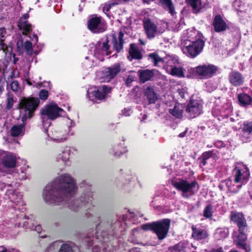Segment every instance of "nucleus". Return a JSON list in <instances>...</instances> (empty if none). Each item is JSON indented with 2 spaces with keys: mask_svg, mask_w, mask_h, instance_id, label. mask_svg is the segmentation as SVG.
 Here are the masks:
<instances>
[{
  "mask_svg": "<svg viewBox=\"0 0 252 252\" xmlns=\"http://www.w3.org/2000/svg\"><path fill=\"white\" fill-rule=\"evenodd\" d=\"M29 17V15L26 13L19 20L18 27L21 30L23 31L24 34H27L32 30V25L29 24L27 21Z\"/></svg>",
  "mask_w": 252,
  "mask_h": 252,
  "instance_id": "bb28decb",
  "label": "nucleus"
},
{
  "mask_svg": "<svg viewBox=\"0 0 252 252\" xmlns=\"http://www.w3.org/2000/svg\"><path fill=\"white\" fill-rule=\"evenodd\" d=\"M239 231L240 233L234 240V242L239 248L243 249L245 250L246 251H248V248L245 242L247 239V236L246 234L247 228H246V229Z\"/></svg>",
  "mask_w": 252,
  "mask_h": 252,
  "instance_id": "a878e982",
  "label": "nucleus"
},
{
  "mask_svg": "<svg viewBox=\"0 0 252 252\" xmlns=\"http://www.w3.org/2000/svg\"><path fill=\"white\" fill-rule=\"evenodd\" d=\"M59 252H73L71 247L68 244L62 245Z\"/></svg>",
  "mask_w": 252,
  "mask_h": 252,
  "instance_id": "37998d69",
  "label": "nucleus"
},
{
  "mask_svg": "<svg viewBox=\"0 0 252 252\" xmlns=\"http://www.w3.org/2000/svg\"><path fill=\"white\" fill-rule=\"evenodd\" d=\"M70 151L68 150L63 151L61 154L58 155L56 158L57 161L59 164H63L64 165H68L69 164Z\"/></svg>",
  "mask_w": 252,
  "mask_h": 252,
  "instance_id": "c85d7f7f",
  "label": "nucleus"
},
{
  "mask_svg": "<svg viewBox=\"0 0 252 252\" xmlns=\"http://www.w3.org/2000/svg\"><path fill=\"white\" fill-rule=\"evenodd\" d=\"M16 158L11 153H7L3 151H0V163L6 168H14L16 164ZM3 170L0 166V174Z\"/></svg>",
  "mask_w": 252,
  "mask_h": 252,
  "instance_id": "2eb2a0df",
  "label": "nucleus"
},
{
  "mask_svg": "<svg viewBox=\"0 0 252 252\" xmlns=\"http://www.w3.org/2000/svg\"><path fill=\"white\" fill-rule=\"evenodd\" d=\"M68 121H69L70 123V126H69V127H71L74 125V123L72 120L68 119Z\"/></svg>",
  "mask_w": 252,
  "mask_h": 252,
  "instance_id": "338daca9",
  "label": "nucleus"
},
{
  "mask_svg": "<svg viewBox=\"0 0 252 252\" xmlns=\"http://www.w3.org/2000/svg\"><path fill=\"white\" fill-rule=\"evenodd\" d=\"M134 80V77L129 75L128 76L126 80V83L127 85H129L132 81Z\"/></svg>",
  "mask_w": 252,
  "mask_h": 252,
  "instance_id": "6e6d98bb",
  "label": "nucleus"
},
{
  "mask_svg": "<svg viewBox=\"0 0 252 252\" xmlns=\"http://www.w3.org/2000/svg\"><path fill=\"white\" fill-rule=\"evenodd\" d=\"M122 114L125 116H130V111L129 109H125L122 111Z\"/></svg>",
  "mask_w": 252,
  "mask_h": 252,
  "instance_id": "13d9d810",
  "label": "nucleus"
},
{
  "mask_svg": "<svg viewBox=\"0 0 252 252\" xmlns=\"http://www.w3.org/2000/svg\"><path fill=\"white\" fill-rule=\"evenodd\" d=\"M224 183L228 189L233 193L237 192L243 186L240 183H235L234 180L232 181L229 179L226 180Z\"/></svg>",
  "mask_w": 252,
  "mask_h": 252,
  "instance_id": "7c9ffc66",
  "label": "nucleus"
},
{
  "mask_svg": "<svg viewBox=\"0 0 252 252\" xmlns=\"http://www.w3.org/2000/svg\"><path fill=\"white\" fill-rule=\"evenodd\" d=\"M145 95L147 97L150 104L155 103L157 100V95L154 90L149 87L145 89Z\"/></svg>",
  "mask_w": 252,
  "mask_h": 252,
  "instance_id": "4c0bfd02",
  "label": "nucleus"
},
{
  "mask_svg": "<svg viewBox=\"0 0 252 252\" xmlns=\"http://www.w3.org/2000/svg\"><path fill=\"white\" fill-rule=\"evenodd\" d=\"M30 37L31 38L32 43L29 41H26L24 43V47L27 53L30 55H32L33 54L32 44H35L37 43L38 37L35 34H33L32 37H31V36Z\"/></svg>",
  "mask_w": 252,
  "mask_h": 252,
  "instance_id": "f704fd0d",
  "label": "nucleus"
},
{
  "mask_svg": "<svg viewBox=\"0 0 252 252\" xmlns=\"http://www.w3.org/2000/svg\"><path fill=\"white\" fill-rule=\"evenodd\" d=\"M187 89L186 87L181 89H178V93L182 98H184L186 96V94H187Z\"/></svg>",
  "mask_w": 252,
  "mask_h": 252,
  "instance_id": "de8ad7c7",
  "label": "nucleus"
},
{
  "mask_svg": "<svg viewBox=\"0 0 252 252\" xmlns=\"http://www.w3.org/2000/svg\"><path fill=\"white\" fill-rule=\"evenodd\" d=\"M39 104L38 98H24L20 102V113L22 116V121L24 123L27 118L32 117L35 110Z\"/></svg>",
  "mask_w": 252,
  "mask_h": 252,
  "instance_id": "20e7f679",
  "label": "nucleus"
},
{
  "mask_svg": "<svg viewBox=\"0 0 252 252\" xmlns=\"http://www.w3.org/2000/svg\"><path fill=\"white\" fill-rule=\"evenodd\" d=\"M231 220L236 223L239 228V230L246 229V220L242 214L232 212L230 215Z\"/></svg>",
  "mask_w": 252,
  "mask_h": 252,
  "instance_id": "aec40b11",
  "label": "nucleus"
},
{
  "mask_svg": "<svg viewBox=\"0 0 252 252\" xmlns=\"http://www.w3.org/2000/svg\"><path fill=\"white\" fill-rule=\"evenodd\" d=\"M111 51L109 49V46L108 44V41L106 40L101 43L98 42L95 45L94 50V56L100 61H103L105 56L110 55Z\"/></svg>",
  "mask_w": 252,
  "mask_h": 252,
  "instance_id": "a211bd4d",
  "label": "nucleus"
},
{
  "mask_svg": "<svg viewBox=\"0 0 252 252\" xmlns=\"http://www.w3.org/2000/svg\"><path fill=\"white\" fill-rule=\"evenodd\" d=\"M127 151L124 142L115 144L109 150V153L116 158H120L123 154Z\"/></svg>",
  "mask_w": 252,
  "mask_h": 252,
  "instance_id": "412c9836",
  "label": "nucleus"
},
{
  "mask_svg": "<svg viewBox=\"0 0 252 252\" xmlns=\"http://www.w3.org/2000/svg\"><path fill=\"white\" fill-rule=\"evenodd\" d=\"M11 88L14 92L18 91L20 88L19 84L18 81H13L11 84Z\"/></svg>",
  "mask_w": 252,
  "mask_h": 252,
  "instance_id": "a18cd8bd",
  "label": "nucleus"
},
{
  "mask_svg": "<svg viewBox=\"0 0 252 252\" xmlns=\"http://www.w3.org/2000/svg\"><path fill=\"white\" fill-rule=\"evenodd\" d=\"M7 105L6 108L8 109H10L12 107L13 104V99L12 97L9 96L7 99Z\"/></svg>",
  "mask_w": 252,
  "mask_h": 252,
  "instance_id": "8fccbe9b",
  "label": "nucleus"
},
{
  "mask_svg": "<svg viewBox=\"0 0 252 252\" xmlns=\"http://www.w3.org/2000/svg\"><path fill=\"white\" fill-rule=\"evenodd\" d=\"M202 109V104L199 100H192L186 108L187 116L190 118H195L201 114Z\"/></svg>",
  "mask_w": 252,
  "mask_h": 252,
  "instance_id": "f3484780",
  "label": "nucleus"
},
{
  "mask_svg": "<svg viewBox=\"0 0 252 252\" xmlns=\"http://www.w3.org/2000/svg\"><path fill=\"white\" fill-rule=\"evenodd\" d=\"M192 236L195 239L201 240L206 238L208 236V234L205 230L199 228H196L194 226H192Z\"/></svg>",
  "mask_w": 252,
  "mask_h": 252,
  "instance_id": "2f4dec72",
  "label": "nucleus"
},
{
  "mask_svg": "<svg viewBox=\"0 0 252 252\" xmlns=\"http://www.w3.org/2000/svg\"><path fill=\"white\" fill-rule=\"evenodd\" d=\"M89 29L93 32H103L106 28L104 22L100 17L93 16L88 22Z\"/></svg>",
  "mask_w": 252,
  "mask_h": 252,
  "instance_id": "dca6fc26",
  "label": "nucleus"
},
{
  "mask_svg": "<svg viewBox=\"0 0 252 252\" xmlns=\"http://www.w3.org/2000/svg\"><path fill=\"white\" fill-rule=\"evenodd\" d=\"M204 42L203 39L186 42L182 48V51L188 56L194 58L202 51Z\"/></svg>",
  "mask_w": 252,
  "mask_h": 252,
  "instance_id": "0eeeda50",
  "label": "nucleus"
},
{
  "mask_svg": "<svg viewBox=\"0 0 252 252\" xmlns=\"http://www.w3.org/2000/svg\"><path fill=\"white\" fill-rule=\"evenodd\" d=\"M126 183L127 182V184L130 183L132 181H134L135 178L134 176H132L131 175H127L126 177H125Z\"/></svg>",
  "mask_w": 252,
  "mask_h": 252,
  "instance_id": "603ef678",
  "label": "nucleus"
},
{
  "mask_svg": "<svg viewBox=\"0 0 252 252\" xmlns=\"http://www.w3.org/2000/svg\"><path fill=\"white\" fill-rule=\"evenodd\" d=\"M188 244L184 242H180L172 248H170L171 252H186Z\"/></svg>",
  "mask_w": 252,
  "mask_h": 252,
  "instance_id": "a19ab883",
  "label": "nucleus"
},
{
  "mask_svg": "<svg viewBox=\"0 0 252 252\" xmlns=\"http://www.w3.org/2000/svg\"><path fill=\"white\" fill-rule=\"evenodd\" d=\"M188 36L186 42H190V41L199 40V39H203V35L198 31L195 30H191L187 31Z\"/></svg>",
  "mask_w": 252,
  "mask_h": 252,
  "instance_id": "c9c22d12",
  "label": "nucleus"
},
{
  "mask_svg": "<svg viewBox=\"0 0 252 252\" xmlns=\"http://www.w3.org/2000/svg\"><path fill=\"white\" fill-rule=\"evenodd\" d=\"M189 4L192 7L193 12L197 13L209 7V4L206 1L202 0H188Z\"/></svg>",
  "mask_w": 252,
  "mask_h": 252,
  "instance_id": "b1692460",
  "label": "nucleus"
},
{
  "mask_svg": "<svg viewBox=\"0 0 252 252\" xmlns=\"http://www.w3.org/2000/svg\"><path fill=\"white\" fill-rule=\"evenodd\" d=\"M184 107L181 104H176L173 109H170L169 112L173 116L177 118H180L182 117Z\"/></svg>",
  "mask_w": 252,
  "mask_h": 252,
  "instance_id": "58836bf2",
  "label": "nucleus"
},
{
  "mask_svg": "<svg viewBox=\"0 0 252 252\" xmlns=\"http://www.w3.org/2000/svg\"><path fill=\"white\" fill-rule=\"evenodd\" d=\"M129 55L131 59H140L142 57V55L137 48V46L135 44H131L129 50Z\"/></svg>",
  "mask_w": 252,
  "mask_h": 252,
  "instance_id": "ea45409f",
  "label": "nucleus"
},
{
  "mask_svg": "<svg viewBox=\"0 0 252 252\" xmlns=\"http://www.w3.org/2000/svg\"><path fill=\"white\" fill-rule=\"evenodd\" d=\"M74 179L68 174H63L47 185L43 189L42 196L48 204H65L77 191Z\"/></svg>",
  "mask_w": 252,
  "mask_h": 252,
  "instance_id": "f257e3e1",
  "label": "nucleus"
},
{
  "mask_svg": "<svg viewBox=\"0 0 252 252\" xmlns=\"http://www.w3.org/2000/svg\"><path fill=\"white\" fill-rule=\"evenodd\" d=\"M39 96L41 100H46L48 96V91L45 90H41L39 92Z\"/></svg>",
  "mask_w": 252,
  "mask_h": 252,
  "instance_id": "c03bdc74",
  "label": "nucleus"
},
{
  "mask_svg": "<svg viewBox=\"0 0 252 252\" xmlns=\"http://www.w3.org/2000/svg\"><path fill=\"white\" fill-rule=\"evenodd\" d=\"M173 186L181 192L183 197L188 198L194 194L199 189V186L195 181H189L179 179L172 182Z\"/></svg>",
  "mask_w": 252,
  "mask_h": 252,
  "instance_id": "f03ea898",
  "label": "nucleus"
},
{
  "mask_svg": "<svg viewBox=\"0 0 252 252\" xmlns=\"http://www.w3.org/2000/svg\"><path fill=\"white\" fill-rule=\"evenodd\" d=\"M6 189L5 196L16 205L23 206L24 203L22 200V194L10 184L0 182V191Z\"/></svg>",
  "mask_w": 252,
  "mask_h": 252,
  "instance_id": "423d86ee",
  "label": "nucleus"
},
{
  "mask_svg": "<svg viewBox=\"0 0 252 252\" xmlns=\"http://www.w3.org/2000/svg\"><path fill=\"white\" fill-rule=\"evenodd\" d=\"M0 252H12V250L8 251L5 248L0 247Z\"/></svg>",
  "mask_w": 252,
  "mask_h": 252,
  "instance_id": "680f3d73",
  "label": "nucleus"
},
{
  "mask_svg": "<svg viewBox=\"0 0 252 252\" xmlns=\"http://www.w3.org/2000/svg\"><path fill=\"white\" fill-rule=\"evenodd\" d=\"M170 225V220L166 219L154 222L153 232L159 240L164 239L168 233Z\"/></svg>",
  "mask_w": 252,
  "mask_h": 252,
  "instance_id": "9b49d317",
  "label": "nucleus"
},
{
  "mask_svg": "<svg viewBox=\"0 0 252 252\" xmlns=\"http://www.w3.org/2000/svg\"><path fill=\"white\" fill-rule=\"evenodd\" d=\"M35 230L38 233H40L42 230L41 226L40 225H37L35 227Z\"/></svg>",
  "mask_w": 252,
  "mask_h": 252,
  "instance_id": "bf43d9fd",
  "label": "nucleus"
},
{
  "mask_svg": "<svg viewBox=\"0 0 252 252\" xmlns=\"http://www.w3.org/2000/svg\"><path fill=\"white\" fill-rule=\"evenodd\" d=\"M111 88L105 85L93 86L89 88L87 91V95L91 101L97 102L105 99L107 95L111 92Z\"/></svg>",
  "mask_w": 252,
  "mask_h": 252,
  "instance_id": "6e6552de",
  "label": "nucleus"
},
{
  "mask_svg": "<svg viewBox=\"0 0 252 252\" xmlns=\"http://www.w3.org/2000/svg\"><path fill=\"white\" fill-rule=\"evenodd\" d=\"M140 80L144 83L150 80L154 75V71L152 70H140L138 71Z\"/></svg>",
  "mask_w": 252,
  "mask_h": 252,
  "instance_id": "cd10ccee",
  "label": "nucleus"
},
{
  "mask_svg": "<svg viewBox=\"0 0 252 252\" xmlns=\"http://www.w3.org/2000/svg\"><path fill=\"white\" fill-rule=\"evenodd\" d=\"M25 132V125L24 124L14 125L10 129V134L13 137L23 136Z\"/></svg>",
  "mask_w": 252,
  "mask_h": 252,
  "instance_id": "473e14b6",
  "label": "nucleus"
},
{
  "mask_svg": "<svg viewBox=\"0 0 252 252\" xmlns=\"http://www.w3.org/2000/svg\"><path fill=\"white\" fill-rule=\"evenodd\" d=\"M214 30L217 32L224 31L227 28V25L220 15H216L213 23Z\"/></svg>",
  "mask_w": 252,
  "mask_h": 252,
  "instance_id": "393cba45",
  "label": "nucleus"
},
{
  "mask_svg": "<svg viewBox=\"0 0 252 252\" xmlns=\"http://www.w3.org/2000/svg\"><path fill=\"white\" fill-rule=\"evenodd\" d=\"M213 213V207L211 205H207L203 211V216L206 218H211Z\"/></svg>",
  "mask_w": 252,
  "mask_h": 252,
  "instance_id": "79ce46f5",
  "label": "nucleus"
},
{
  "mask_svg": "<svg viewBox=\"0 0 252 252\" xmlns=\"http://www.w3.org/2000/svg\"><path fill=\"white\" fill-rule=\"evenodd\" d=\"M170 70L167 72L168 74L179 78H182L185 76V70L180 66L176 65L172 68H169Z\"/></svg>",
  "mask_w": 252,
  "mask_h": 252,
  "instance_id": "72a5a7b5",
  "label": "nucleus"
},
{
  "mask_svg": "<svg viewBox=\"0 0 252 252\" xmlns=\"http://www.w3.org/2000/svg\"><path fill=\"white\" fill-rule=\"evenodd\" d=\"M9 51H10V52H11V50L9 49ZM11 59L8 61V62L11 60V58L12 57L13 58V63L15 64H17L18 63V61L19 60V59L18 57H16V55L14 54H12V53H11Z\"/></svg>",
  "mask_w": 252,
  "mask_h": 252,
  "instance_id": "5fc2aeb1",
  "label": "nucleus"
},
{
  "mask_svg": "<svg viewBox=\"0 0 252 252\" xmlns=\"http://www.w3.org/2000/svg\"><path fill=\"white\" fill-rule=\"evenodd\" d=\"M203 159V160L201 162L200 165L204 166L206 164L207 159Z\"/></svg>",
  "mask_w": 252,
  "mask_h": 252,
  "instance_id": "69168bd1",
  "label": "nucleus"
},
{
  "mask_svg": "<svg viewBox=\"0 0 252 252\" xmlns=\"http://www.w3.org/2000/svg\"><path fill=\"white\" fill-rule=\"evenodd\" d=\"M242 133L241 136V139L243 142H247L250 141L251 135L252 132V121L246 122L243 124L242 127Z\"/></svg>",
  "mask_w": 252,
  "mask_h": 252,
  "instance_id": "5701e85b",
  "label": "nucleus"
},
{
  "mask_svg": "<svg viewBox=\"0 0 252 252\" xmlns=\"http://www.w3.org/2000/svg\"><path fill=\"white\" fill-rule=\"evenodd\" d=\"M139 41L141 44L145 45V43L143 41V40L139 39Z\"/></svg>",
  "mask_w": 252,
  "mask_h": 252,
  "instance_id": "774afa93",
  "label": "nucleus"
},
{
  "mask_svg": "<svg viewBox=\"0 0 252 252\" xmlns=\"http://www.w3.org/2000/svg\"><path fill=\"white\" fill-rule=\"evenodd\" d=\"M93 252H100V246L99 245H95L92 249Z\"/></svg>",
  "mask_w": 252,
  "mask_h": 252,
  "instance_id": "4d7b16f0",
  "label": "nucleus"
},
{
  "mask_svg": "<svg viewBox=\"0 0 252 252\" xmlns=\"http://www.w3.org/2000/svg\"><path fill=\"white\" fill-rule=\"evenodd\" d=\"M186 132H187V130L181 133L180 134H179V137H181V138L184 137L185 136V135H186Z\"/></svg>",
  "mask_w": 252,
  "mask_h": 252,
  "instance_id": "0e129e2a",
  "label": "nucleus"
},
{
  "mask_svg": "<svg viewBox=\"0 0 252 252\" xmlns=\"http://www.w3.org/2000/svg\"><path fill=\"white\" fill-rule=\"evenodd\" d=\"M47 128L46 129H44V130L47 131L48 136L53 141L57 142H62L66 139L68 133L65 131L54 129L51 130L49 133Z\"/></svg>",
  "mask_w": 252,
  "mask_h": 252,
  "instance_id": "6ab92c4d",
  "label": "nucleus"
},
{
  "mask_svg": "<svg viewBox=\"0 0 252 252\" xmlns=\"http://www.w3.org/2000/svg\"><path fill=\"white\" fill-rule=\"evenodd\" d=\"M192 70L202 78H209L216 73L217 67L213 64H204L194 67Z\"/></svg>",
  "mask_w": 252,
  "mask_h": 252,
  "instance_id": "4468645a",
  "label": "nucleus"
},
{
  "mask_svg": "<svg viewBox=\"0 0 252 252\" xmlns=\"http://www.w3.org/2000/svg\"><path fill=\"white\" fill-rule=\"evenodd\" d=\"M250 175L249 169L246 165L237 163L234 170V182L240 183L242 185L249 181Z\"/></svg>",
  "mask_w": 252,
  "mask_h": 252,
  "instance_id": "9d476101",
  "label": "nucleus"
},
{
  "mask_svg": "<svg viewBox=\"0 0 252 252\" xmlns=\"http://www.w3.org/2000/svg\"><path fill=\"white\" fill-rule=\"evenodd\" d=\"M213 156V152L211 151H208L204 152L202 155V159H208Z\"/></svg>",
  "mask_w": 252,
  "mask_h": 252,
  "instance_id": "3c124183",
  "label": "nucleus"
},
{
  "mask_svg": "<svg viewBox=\"0 0 252 252\" xmlns=\"http://www.w3.org/2000/svg\"><path fill=\"white\" fill-rule=\"evenodd\" d=\"M63 110L57 104L51 103L45 106L41 110V118L42 120L44 128L46 129L50 125V120H54L62 116Z\"/></svg>",
  "mask_w": 252,
  "mask_h": 252,
  "instance_id": "7ed1b4c3",
  "label": "nucleus"
},
{
  "mask_svg": "<svg viewBox=\"0 0 252 252\" xmlns=\"http://www.w3.org/2000/svg\"><path fill=\"white\" fill-rule=\"evenodd\" d=\"M149 58L155 65L160 66V64L163 65V67L168 72L170 69L179 64L177 58L167 56L164 58H161L157 54L153 53L149 55Z\"/></svg>",
  "mask_w": 252,
  "mask_h": 252,
  "instance_id": "1a4fd4ad",
  "label": "nucleus"
},
{
  "mask_svg": "<svg viewBox=\"0 0 252 252\" xmlns=\"http://www.w3.org/2000/svg\"><path fill=\"white\" fill-rule=\"evenodd\" d=\"M229 81L230 84L234 86L242 85L244 81L242 75L238 71H232L229 74Z\"/></svg>",
  "mask_w": 252,
  "mask_h": 252,
  "instance_id": "4be33fe9",
  "label": "nucleus"
},
{
  "mask_svg": "<svg viewBox=\"0 0 252 252\" xmlns=\"http://www.w3.org/2000/svg\"><path fill=\"white\" fill-rule=\"evenodd\" d=\"M238 100L242 106L252 105V97L245 93H242L238 95Z\"/></svg>",
  "mask_w": 252,
  "mask_h": 252,
  "instance_id": "e433bc0d",
  "label": "nucleus"
},
{
  "mask_svg": "<svg viewBox=\"0 0 252 252\" xmlns=\"http://www.w3.org/2000/svg\"><path fill=\"white\" fill-rule=\"evenodd\" d=\"M124 33L120 32L118 34V38L114 35L113 36V48L117 50V52H119L123 47V37Z\"/></svg>",
  "mask_w": 252,
  "mask_h": 252,
  "instance_id": "c756f323",
  "label": "nucleus"
},
{
  "mask_svg": "<svg viewBox=\"0 0 252 252\" xmlns=\"http://www.w3.org/2000/svg\"><path fill=\"white\" fill-rule=\"evenodd\" d=\"M142 228L143 230H151L153 231L154 230V222L151 224L147 223V224L143 225L142 226Z\"/></svg>",
  "mask_w": 252,
  "mask_h": 252,
  "instance_id": "09e8293b",
  "label": "nucleus"
},
{
  "mask_svg": "<svg viewBox=\"0 0 252 252\" xmlns=\"http://www.w3.org/2000/svg\"><path fill=\"white\" fill-rule=\"evenodd\" d=\"M210 252H223V250L221 248H220L219 249H213Z\"/></svg>",
  "mask_w": 252,
  "mask_h": 252,
  "instance_id": "052dcab7",
  "label": "nucleus"
},
{
  "mask_svg": "<svg viewBox=\"0 0 252 252\" xmlns=\"http://www.w3.org/2000/svg\"><path fill=\"white\" fill-rule=\"evenodd\" d=\"M121 69L120 63H115L110 67L105 68L101 72L100 82H109L116 76Z\"/></svg>",
  "mask_w": 252,
  "mask_h": 252,
  "instance_id": "ddd939ff",
  "label": "nucleus"
},
{
  "mask_svg": "<svg viewBox=\"0 0 252 252\" xmlns=\"http://www.w3.org/2000/svg\"><path fill=\"white\" fill-rule=\"evenodd\" d=\"M102 238H103V240H100L101 243V245H102V246L103 247V250H102V251L103 252H106L107 250H106V247H108V245L107 244V241H108V238H105L103 236H102Z\"/></svg>",
  "mask_w": 252,
  "mask_h": 252,
  "instance_id": "49530a36",
  "label": "nucleus"
},
{
  "mask_svg": "<svg viewBox=\"0 0 252 252\" xmlns=\"http://www.w3.org/2000/svg\"><path fill=\"white\" fill-rule=\"evenodd\" d=\"M128 252H141L138 249L135 248L129 251Z\"/></svg>",
  "mask_w": 252,
  "mask_h": 252,
  "instance_id": "e2e57ef3",
  "label": "nucleus"
},
{
  "mask_svg": "<svg viewBox=\"0 0 252 252\" xmlns=\"http://www.w3.org/2000/svg\"><path fill=\"white\" fill-rule=\"evenodd\" d=\"M114 4L113 3L105 4L103 6V10L104 12H108L111 8L112 6H113Z\"/></svg>",
  "mask_w": 252,
  "mask_h": 252,
  "instance_id": "864d4df0",
  "label": "nucleus"
},
{
  "mask_svg": "<svg viewBox=\"0 0 252 252\" xmlns=\"http://www.w3.org/2000/svg\"><path fill=\"white\" fill-rule=\"evenodd\" d=\"M145 32L149 39H153L157 35L162 33L164 30L159 29L156 24L150 19H145L143 21Z\"/></svg>",
  "mask_w": 252,
  "mask_h": 252,
  "instance_id": "f8f14e48",
  "label": "nucleus"
},
{
  "mask_svg": "<svg viewBox=\"0 0 252 252\" xmlns=\"http://www.w3.org/2000/svg\"><path fill=\"white\" fill-rule=\"evenodd\" d=\"M93 200V193L88 189L81 195L79 199L70 200L68 207L73 211H77L83 206L87 209L91 210L94 207Z\"/></svg>",
  "mask_w": 252,
  "mask_h": 252,
  "instance_id": "39448f33",
  "label": "nucleus"
}]
</instances>
